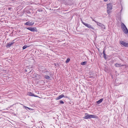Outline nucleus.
<instances>
[{"label":"nucleus","instance_id":"23","mask_svg":"<svg viewBox=\"0 0 128 128\" xmlns=\"http://www.w3.org/2000/svg\"><path fill=\"white\" fill-rule=\"evenodd\" d=\"M80 20L82 23L84 25L86 23L83 22V20H82L81 18H80Z\"/></svg>","mask_w":128,"mask_h":128},{"label":"nucleus","instance_id":"8","mask_svg":"<svg viewBox=\"0 0 128 128\" xmlns=\"http://www.w3.org/2000/svg\"><path fill=\"white\" fill-rule=\"evenodd\" d=\"M97 25L98 26L100 27L102 29H104L105 28V26L103 24H102L101 23H100L99 22H98L96 23Z\"/></svg>","mask_w":128,"mask_h":128},{"label":"nucleus","instance_id":"6","mask_svg":"<svg viewBox=\"0 0 128 128\" xmlns=\"http://www.w3.org/2000/svg\"><path fill=\"white\" fill-rule=\"evenodd\" d=\"M34 22L32 21L30 22V21H28L26 22L24 24L25 25H28L29 26H32L34 24Z\"/></svg>","mask_w":128,"mask_h":128},{"label":"nucleus","instance_id":"12","mask_svg":"<svg viewBox=\"0 0 128 128\" xmlns=\"http://www.w3.org/2000/svg\"><path fill=\"white\" fill-rule=\"evenodd\" d=\"M28 95L30 96H34L35 97H38V96L34 94L31 92H29L28 94Z\"/></svg>","mask_w":128,"mask_h":128},{"label":"nucleus","instance_id":"20","mask_svg":"<svg viewBox=\"0 0 128 128\" xmlns=\"http://www.w3.org/2000/svg\"><path fill=\"white\" fill-rule=\"evenodd\" d=\"M90 18H91L92 20L93 21H94L96 23H97L98 22H97L95 20H94L92 17H90Z\"/></svg>","mask_w":128,"mask_h":128},{"label":"nucleus","instance_id":"18","mask_svg":"<svg viewBox=\"0 0 128 128\" xmlns=\"http://www.w3.org/2000/svg\"><path fill=\"white\" fill-rule=\"evenodd\" d=\"M28 47V46H27L26 45H25L22 47V49L24 50Z\"/></svg>","mask_w":128,"mask_h":128},{"label":"nucleus","instance_id":"24","mask_svg":"<svg viewBox=\"0 0 128 128\" xmlns=\"http://www.w3.org/2000/svg\"><path fill=\"white\" fill-rule=\"evenodd\" d=\"M110 10H107V12L108 14H109L110 13Z\"/></svg>","mask_w":128,"mask_h":128},{"label":"nucleus","instance_id":"32","mask_svg":"<svg viewBox=\"0 0 128 128\" xmlns=\"http://www.w3.org/2000/svg\"><path fill=\"white\" fill-rule=\"evenodd\" d=\"M27 70H26V72H27Z\"/></svg>","mask_w":128,"mask_h":128},{"label":"nucleus","instance_id":"5","mask_svg":"<svg viewBox=\"0 0 128 128\" xmlns=\"http://www.w3.org/2000/svg\"><path fill=\"white\" fill-rule=\"evenodd\" d=\"M26 28L30 30L33 32H37V30L36 28V27L32 28L31 27H29L27 28Z\"/></svg>","mask_w":128,"mask_h":128},{"label":"nucleus","instance_id":"25","mask_svg":"<svg viewBox=\"0 0 128 128\" xmlns=\"http://www.w3.org/2000/svg\"><path fill=\"white\" fill-rule=\"evenodd\" d=\"M60 103L61 104H63L64 103V102H63V101L61 100H60Z\"/></svg>","mask_w":128,"mask_h":128},{"label":"nucleus","instance_id":"34","mask_svg":"<svg viewBox=\"0 0 128 128\" xmlns=\"http://www.w3.org/2000/svg\"><path fill=\"white\" fill-rule=\"evenodd\" d=\"M8 9H10V8H8Z\"/></svg>","mask_w":128,"mask_h":128},{"label":"nucleus","instance_id":"3","mask_svg":"<svg viewBox=\"0 0 128 128\" xmlns=\"http://www.w3.org/2000/svg\"><path fill=\"white\" fill-rule=\"evenodd\" d=\"M42 73L44 74V75H49L50 76H51L52 74L51 73V72H49L47 70H44L42 71Z\"/></svg>","mask_w":128,"mask_h":128},{"label":"nucleus","instance_id":"28","mask_svg":"<svg viewBox=\"0 0 128 128\" xmlns=\"http://www.w3.org/2000/svg\"><path fill=\"white\" fill-rule=\"evenodd\" d=\"M126 66V65H121L120 66Z\"/></svg>","mask_w":128,"mask_h":128},{"label":"nucleus","instance_id":"35","mask_svg":"<svg viewBox=\"0 0 128 128\" xmlns=\"http://www.w3.org/2000/svg\"><path fill=\"white\" fill-rule=\"evenodd\" d=\"M8 9H10V8H8Z\"/></svg>","mask_w":128,"mask_h":128},{"label":"nucleus","instance_id":"1","mask_svg":"<svg viewBox=\"0 0 128 128\" xmlns=\"http://www.w3.org/2000/svg\"><path fill=\"white\" fill-rule=\"evenodd\" d=\"M97 116L94 114H89L87 113L85 114V116L84 117V118L85 119H90L91 118H97Z\"/></svg>","mask_w":128,"mask_h":128},{"label":"nucleus","instance_id":"14","mask_svg":"<svg viewBox=\"0 0 128 128\" xmlns=\"http://www.w3.org/2000/svg\"><path fill=\"white\" fill-rule=\"evenodd\" d=\"M50 76L48 75H44V78L46 79H49L50 78Z\"/></svg>","mask_w":128,"mask_h":128},{"label":"nucleus","instance_id":"16","mask_svg":"<svg viewBox=\"0 0 128 128\" xmlns=\"http://www.w3.org/2000/svg\"><path fill=\"white\" fill-rule=\"evenodd\" d=\"M121 64H119L116 63L115 64V66L116 67H118L120 66Z\"/></svg>","mask_w":128,"mask_h":128},{"label":"nucleus","instance_id":"10","mask_svg":"<svg viewBox=\"0 0 128 128\" xmlns=\"http://www.w3.org/2000/svg\"><path fill=\"white\" fill-rule=\"evenodd\" d=\"M107 10H111L112 7V5L111 4H107Z\"/></svg>","mask_w":128,"mask_h":128},{"label":"nucleus","instance_id":"22","mask_svg":"<svg viewBox=\"0 0 128 128\" xmlns=\"http://www.w3.org/2000/svg\"><path fill=\"white\" fill-rule=\"evenodd\" d=\"M54 64H55V66L56 67H58L59 66V64L58 63H55Z\"/></svg>","mask_w":128,"mask_h":128},{"label":"nucleus","instance_id":"21","mask_svg":"<svg viewBox=\"0 0 128 128\" xmlns=\"http://www.w3.org/2000/svg\"><path fill=\"white\" fill-rule=\"evenodd\" d=\"M104 55V57L105 59H106V54H105L104 53L103 54Z\"/></svg>","mask_w":128,"mask_h":128},{"label":"nucleus","instance_id":"13","mask_svg":"<svg viewBox=\"0 0 128 128\" xmlns=\"http://www.w3.org/2000/svg\"><path fill=\"white\" fill-rule=\"evenodd\" d=\"M103 100V98H101L99 100H98V101H97L96 102V103L98 104H100L102 102V101Z\"/></svg>","mask_w":128,"mask_h":128},{"label":"nucleus","instance_id":"7","mask_svg":"<svg viewBox=\"0 0 128 128\" xmlns=\"http://www.w3.org/2000/svg\"><path fill=\"white\" fill-rule=\"evenodd\" d=\"M84 25L89 28H90L93 30H94V28L90 24L86 23Z\"/></svg>","mask_w":128,"mask_h":128},{"label":"nucleus","instance_id":"15","mask_svg":"<svg viewBox=\"0 0 128 128\" xmlns=\"http://www.w3.org/2000/svg\"><path fill=\"white\" fill-rule=\"evenodd\" d=\"M23 108H25L26 110H28H28H32V109L26 106H24Z\"/></svg>","mask_w":128,"mask_h":128},{"label":"nucleus","instance_id":"2","mask_svg":"<svg viewBox=\"0 0 128 128\" xmlns=\"http://www.w3.org/2000/svg\"><path fill=\"white\" fill-rule=\"evenodd\" d=\"M121 27L123 32L126 34L128 33V30L125 25L122 23L121 24Z\"/></svg>","mask_w":128,"mask_h":128},{"label":"nucleus","instance_id":"31","mask_svg":"<svg viewBox=\"0 0 128 128\" xmlns=\"http://www.w3.org/2000/svg\"><path fill=\"white\" fill-rule=\"evenodd\" d=\"M31 71H32V70H31L30 71V72H29V73H30V72H31Z\"/></svg>","mask_w":128,"mask_h":128},{"label":"nucleus","instance_id":"4","mask_svg":"<svg viewBox=\"0 0 128 128\" xmlns=\"http://www.w3.org/2000/svg\"><path fill=\"white\" fill-rule=\"evenodd\" d=\"M15 40H14L12 42H9L6 44V47L8 48L11 46H12L15 42L14 41Z\"/></svg>","mask_w":128,"mask_h":128},{"label":"nucleus","instance_id":"30","mask_svg":"<svg viewBox=\"0 0 128 128\" xmlns=\"http://www.w3.org/2000/svg\"><path fill=\"white\" fill-rule=\"evenodd\" d=\"M105 1H107L108 0H104Z\"/></svg>","mask_w":128,"mask_h":128},{"label":"nucleus","instance_id":"29","mask_svg":"<svg viewBox=\"0 0 128 128\" xmlns=\"http://www.w3.org/2000/svg\"><path fill=\"white\" fill-rule=\"evenodd\" d=\"M64 97L66 98H68V96H64Z\"/></svg>","mask_w":128,"mask_h":128},{"label":"nucleus","instance_id":"27","mask_svg":"<svg viewBox=\"0 0 128 128\" xmlns=\"http://www.w3.org/2000/svg\"><path fill=\"white\" fill-rule=\"evenodd\" d=\"M103 54H104H104H105V50H104L103 51Z\"/></svg>","mask_w":128,"mask_h":128},{"label":"nucleus","instance_id":"11","mask_svg":"<svg viewBox=\"0 0 128 128\" xmlns=\"http://www.w3.org/2000/svg\"><path fill=\"white\" fill-rule=\"evenodd\" d=\"M64 97V95L63 94H62L61 95H60L58 97L56 98V100H58Z\"/></svg>","mask_w":128,"mask_h":128},{"label":"nucleus","instance_id":"26","mask_svg":"<svg viewBox=\"0 0 128 128\" xmlns=\"http://www.w3.org/2000/svg\"><path fill=\"white\" fill-rule=\"evenodd\" d=\"M38 10L39 12H42V10L41 9H38Z\"/></svg>","mask_w":128,"mask_h":128},{"label":"nucleus","instance_id":"17","mask_svg":"<svg viewBox=\"0 0 128 128\" xmlns=\"http://www.w3.org/2000/svg\"><path fill=\"white\" fill-rule=\"evenodd\" d=\"M86 62H82L81 63V64L82 65H84L86 64Z\"/></svg>","mask_w":128,"mask_h":128},{"label":"nucleus","instance_id":"9","mask_svg":"<svg viewBox=\"0 0 128 128\" xmlns=\"http://www.w3.org/2000/svg\"><path fill=\"white\" fill-rule=\"evenodd\" d=\"M120 43L126 47H128V43L126 42L123 41H120Z\"/></svg>","mask_w":128,"mask_h":128},{"label":"nucleus","instance_id":"19","mask_svg":"<svg viewBox=\"0 0 128 128\" xmlns=\"http://www.w3.org/2000/svg\"><path fill=\"white\" fill-rule=\"evenodd\" d=\"M70 60V59L69 58H68L66 60V63H68L69 62Z\"/></svg>","mask_w":128,"mask_h":128},{"label":"nucleus","instance_id":"33","mask_svg":"<svg viewBox=\"0 0 128 128\" xmlns=\"http://www.w3.org/2000/svg\"><path fill=\"white\" fill-rule=\"evenodd\" d=\"M29 12V13H30V12Z\"/></svg>","mask_w":128,"mask_h":128}]
</instances>
